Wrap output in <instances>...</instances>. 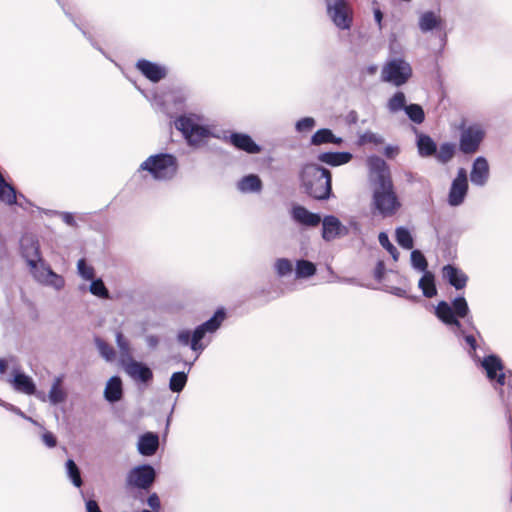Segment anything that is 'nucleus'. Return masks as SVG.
Returning a JSON list of instances; mask_svg holds the SVG:
<instances>
[{
	"mask_svg": "<svg viewBox=\"0 0 512 512\" xmlns=\"http://www.w3.org/2000/svg\"><path fill=\"white\" fill-rule=\"evenodd\" d=\"M418 150L420 155L428 157L437 152V146L432 138L428 135H421L418 139Z\"/></svg>",
	"mask_w": 512,
	"mask_h": 512,
	"instance_id": "nucleus-31",
	"label": "nucleus"
},
{
	"mask_svg": "<svg viewBox=\"0 0 512 512\" xmlns=\"http://www.w3.org/2000/svg\"><path fill=\"white\" fill-rule=\"evenodd\" d=\"M187 383L185 372H175L172 374L169 382V388L172 392H181Z\"/></svg>",
	"mask_w": 512,
	"mask_h": 512,
	"instance_id": "nucleus-36",
	"label": "nucleus"
},
{
	"mask_svg": "<svg viewBox=\"0 0 512 512\" xmlns=\"http://www.w3.org/2000/svg\"><path fill=\"white\" fill-rule=\"evenodd\" d=\"M104 394L105 398L110 402L119 401L123 395L121 379L117 376L110 378L107 382Z\"/></svg>",
	"mask_w": 512,
	"mask_h": 512,
	"instance_id": "nucleus-28",
	"label": "nucleus"
},
{
	"mask_svg": "<svg viewBox=\"0 0 512 512\" xmlns=\"http://www.w3.org/2000/svg\"><path fill=\"white\" fill-rule=\"evenodd\" d=\"M86 512H102L97 501L89 499L86 501Z\"/></svg>",
	"mask_w": 512,
	"mask_h": 512,
	"instance_id": "nucleus-53",
	"label": "nucleus"
},
{
	"mask_svg": "<svg viewBox=\"0 0 512 512\" xmlns=\"http://www.w3.org/2000/svg\"><path fill=\"white\" fill-rule=\"evenodd\" d=\"M178 170V162L174 155L159 153L149 156L141 163L138 171H146L152 179L165 181L172 179Z\"/></svg>",
	"mask_w": 512,
	"mask_h": 512,
	"instance_id": "nucleus-3",
	"label": "nucleus"
},
{
	"mask_svg": "<svg viewBox=\"0 0 512 512\" xmlns=\"http://www.w3.org/2000/svg\"><path fill=\"white\" fill-rule=\"evenodd\" d=\"M300 185L311 198L327 200L332 195L331 172L314 163L305 164L299 174Z\"/></svg>",
	"mask_w": 512,
	"mask_h": 512,
	"instance_id": "nucleus-2",
	"label": "nucleus"
},
{
	"mask_svg": "<svg viewBox=\"0 0 512 512\" xmlns=\"http://www.w3.org/2000/svg\"><path fill=\"white\" fill-rule=\"evenodd\" d=\"M406 97L403 92H396L389 100L388 107L391 111L396 112L406 107Z\"/></svg>",
	"mask_w": 512,
	"mask_h": 512,
	"instance_id": "nucleus-42",
	"label": "nucleus"
},
{
	"mask_svg": "<svg viewBox=\"0 0 512 512\" xmlns=\"http://www.w3.org/2000/svg\"><path fill=\"white\" fill-rule=\"evenodd\" d=\"M441 273L443 279H445L456 290H461L467 285L468 276L454 265L447 264L443 266Z\"/></svg>",
	"mask_w": 512,
	"mask_h": 512,
	"instance_id": "nucleus-15",
	"label": "nucleus"
},
{
	"mask_svg": "<svg viewBox=\"0 0 512 512\" xmlns=\"http://www.w3.org/2000/svg\"><path fill=\"white\" fill-rule=\"evenodd\" d=\"M90 292L99 298L109 299L110 294L102 279H93L90 285Z\"/></svg>",
	"mask_w": 512,
	"mask_h": 512,
	"instance_id": "nucleus-40",
	"label": "nucleus"
},
{
	"mask_svg": "<svg viewBox=\"0 0 512 512\" xmlns=\"http://www.w3.org/2000/svg\"><path fill=\"white\" fill-rule=\"evenodd\" d=\"M396 241L404 249L410 250L414 246L413 238L410 232L403 227L396 229Z\"/></svg>",
	"mask_w": 512,
	"mask_h": 512,
	"instance_id": "nucleus-35",
	"label": "nucleus"
},
{
	"mask_svg": "<svg viewBox=\"0 0 512 512\" xmlns=\"http://www.w3.org/2000/svg\"><path fill=\"white\" fill-rule=\"evenodd\" d=\"M342 141V138L336 137L332 130L328 128H322L317 130L311 137V144L315 146L328 143L340 145Z\"/></svg>",
	"mask_w": 512,
	"mask_h": 512,
	"instance_id": "nucleus-27",
	"label": "nucleus"
},
{
	"mask_svg": "<svg viewBox=\"0 0 512 512\" xmlns=\"http://www.w3.org/2000/svg\"><path fill=\"white\" fill-rule=\"evenodd\" d=\"M322 237L326 241H331L340 236L346 228L341 224L340 220L335 216H326L322 221Z\"/></svg>",
	"mask_w": 512,
	"mask_h": 512,
	"instance_id": "nucleus-19",
	"label": "nucleus"
},
{
	"mask_svg": "<svg viewBox=\"0 0 512 512\" xmlns=\"http://www.w3.org/2000/svg\"><path fill=\"white\" fill-rule=\"evenodd\" d=\"M485 132L478 124L470 125L462 130L459 148L464 154L477 152L483 141Z\"/></svg>",
	"mask_w": 512,
	"mask_h": 512,
	"instance_id": "nucleus-9",
	"label": "nucleus"
},
{
	"mask_svg": "<svg viewBox=\"0 0 512 512\" xmlns=\"http://www.w3.org/2000/svg\"><path fill=\"white\" fill-rule=\"evenodd\" d=\"M315 124H316V122H315L314 118L305 117V118L300 119L296 123V130L298 132H308L314 128Z\"/></svg>",
	"mask_w": 512,
	"mask_h": 512,
	"instance_id": "nucleus-47",
	"label": "nucleus"
},
{
	"mask_svg": "<svg viewBox=\"0 0 512 512\" xmlns=\"http://www.w3.org/2000/svg\"><path fill=\"white\" fill-rule=\"evenodd\" d=\"M159 446V438L156 434L146 433L141 436L138 443V450L142 455L151 456L155 454Z\"/></svg>",
	"mask_w": 512,
	"mask_h": 512,
	"instance_id": "nucleus-26",
	"label": "nucleus"
},
{
	"mask_svg": "<svg viewBox=\"0 0 512 512\" xmlns=\"http://www.w3.org/2000/svg\"><path fill=\"white\" fill-rule=\"evenodd\" d=\"M226 318V312L223 308H219L206 322L199 325L191 334L189 330H182L178 333L177 339L182 345H190L194 351H202L204 346L201 340L207 332H215Z\"/></svg>",
	"mask_w": 512,
	"mask_h": 512,
	"instance_id": "nucleus-4",
	"label": "nucleus"
},
{
	"mask_svg": "<svg viewBox=\"0 0 512 512\" xmlns=\"http://www.w3.org/2000/svg\"><path fill=\"white\" fill-rule=\"evenodd\" d=\"M1 367H2V374H3V373H5V370H6V367H7V362H6L5 359H2Z\"/></svg>",
	"mask_w": 512,
	"mask_h": 512,
	"instance_id": "nucleus-57",
	"label": "nucleus"
},
{
	"mask_svg": "<svg viewBox=\"0 0 512 512\" xmlns=\"http://www.w3.org/2000/svg\"><path fill=\"white\" fill-rule=\"evenodd\" d=\"M482 367L486 371L487 378L490 381H496L500 386L506 384V375L504 373V364L497 355H488L482 360Z\"/></svg>",
	"mask_w": 512,
	"mask_h": 512,
	"instance_id": "nucleus-13",
	"label": "nucleus"
},
{
	"mask_svg": "<svg viewBox=\"0 0 512 512\" xmlns=\"http://www.w3.org/2000/svg\"><path fill=\"white\" fill-rule=\"evenodd\" d=\"M156 478L155 470L152 466L144 464L131 469L126 477V487L128 489L138 488L148 490Z\"/></svg>",
	"mask_w": 512,
	"mask_h": 512,
	"instance_id": "nucleus-7",
	"label": "nucleus"
},
{
	"mask_svg": "<svg viewBox=\"0 0 512 512\" xmlns=\"http://www.w3.org/2000/svg\"><path fill=\"white\" fill-rule=\"evenodd\" d=\"M275 269L279 276H285L292 272V262L286 258H280L275 263Z\"/></svg>",
	"mask_w": 512,
	"mask_h": 512,
	"instance_id": "nucleus-44",
	"label": "nucleus"
},
{
	"mask_svg": "<svg viewBox=\"0 0 512 512\" xmlns=\"http://www.w3.org/2000/svg\"><path fill=\"white\" fill-rule=\"evenodd\" d=\"M411 262L415 268H417L420 271L426 272L427 267H428V262L421 251H419V250L412 251Z\"/></svg>",
	"mask_w": 512,
	"mask_h": 512,
	"instance_id": "nucleus-43",
	"label": "nucleus"
},
{
	"mask_svg": "<svg viewBox=\"0 0 512 512\" xmlns=\"http://www.w3.org/2000/svg\"><path fill=\"white\" fill-rule=\"evenodd\" d=\"M116 342H117V345L122 353V358L123 357H128V356H131L130 355V348H129V343L128 341L125 339L124 335L122 334V332H117L116 333Z\"/></svg>",
	"mask_w": 512,
	"mask_h": 512,
	"instance_id": "nucleus-48",
	"label": "nucleus"
},
{
	"mask_svg": "<svg viewBox=\"0 0 512 512\" xmlns=\"http://www.w3.org/2000/svg\"><path fill=\"white\" fill-rule=\"evenodd\" d=\"M136 68L150 81L159 82L166 76V70L148 60L141 59L136 63Z\"/></svg>",
	"mask_w": 512,
	"mask_h": 512,
	"instance_id": "nucleus-16",
	"label": "nucleus"
},
{
	"mask_svg": "<svg viewBox=\"0 0 512 512\" xmlns=\"http://www.w3.org/2000/svg\"><path fill=\"white\" fill-rule=\"evenodd\" d=\"M292 218L305 226L316 227L321 222L320 215L310 212L307 208L301 205H295L292 208Z\"/></svg>",
	"mask_w": 512,
	"mask_h": 512,
	"instance_id": "nucleus-18",
	"label": "nucleus"
},
{
	"mask_svg": "<svg viewBox=\"0 0 512 512\" xmlns=\"http://www.w3.org/2000/svg\"><path fill=\"white\" fill-rule=\"evenodd\" d=\"M406 114L416 124H421L425 119L423 108L418 104H410L405 107Z\"/></svg>",
	"mask_w": 512,
	"mask_h": 512,
	"instance_id": "nucleus-38",
	"label": "nucleus"
},
{
	"mask_svg": "<svg viewBox=\"0 0 512 512\" xmlns=\"http://www.w3.org/2000/svg\"><path fill=\"white\" fill-rule=\"evenodd\" d=\"M42 440L50 448L55 447L57 444L56 437L51 432H45L42 435Z\"/></svg>",
	"mask_w": 512,
	"mask_h": 512,
	"instance_id": "nucleus-51",
	"label": "nucleus"
},
{
	"mask_svg": "<svg viewBox=\"0 0 512 512\" xmlns=\"http://www.w3.org/2000/svg\"><path fill=\"white\" fill-rule=\"evenodd\" d=\"M61 378H56L49 391V399L53 404L61 403L66 398V393L61 387Z\"/></svg>",
	"mask_w": 512,
	"mask_h": 512,
	"instance_id": "nucleus-34",
	"label": "nucleus"
},
{
	"mask_svg": "<svg viewBox=\"0 0 512 512\" xmlns=\"http://www.w3.org/2000/svg\"><path fill=\"white\" fill-rule=\"evenodd\" d=\"M262 187V181L256 174L246 175L237 183L238 190L243 193H258L262 190Z\"/></svg>",
	"mask_w": 512,
	"mask_h": 512,
	"instance_id": "nucleus-25",
	"label": "nucleus"
},
{
	"mask_svg": "<svg viewBox=\"0 0 512 512\" xmlns=\"http://www.w3.org/2000/svg\"><path fill=\"white\" fill-rule=\"evenodd\" d=\"M345 121L349 125H355L358 122V113L355 110H351L347 113Z\"/></svg>",
	"mask_w": 512,
	"mask_h": 512,
	"instance_id": "nucleus-54",
	"label": "nucleus"
},
{
	"mask_svg": "<svg viewBox=\"0 0 512 512\" xmlns=\"http://www.w3.org/2000/svg\"><path fill=\"white\" fill-rule=\"evenodd\" d=\"M79 274L86 280H93L95 276L94 268L88 265L85 259H80L77 263Z\"/></svg>",
	"mask_w": 512,
	"mask_h": 512,
	"instance_id": "nucleus-45",
	"label": "nucleus"
},
{
	"mask_svg": "<svg viewBox=\"0 0 512 512\" xmlns=\"http://www.w3.org/2000/svg\"><path fill=\"white\" fill-rule=\"evenodd\" d=\"M455 154V145L452 143H443L434 154L441 163L449 162Z\"/></svg>",
	"mask_w": 512,
	"mask_h": 512,
	"instance_id": "nucleus-33",
	"label": "nucleus"
},
{
	"mask_svg": "<svg viewBox=\"0 0 512 512\" xmlns=\"http://www.w3.org/2000/svg\"><path fill=\"white\" fill-rule=\"evenodd\" d=\"M147 504L155 512H158L160 510V499L156 493L149 495L147 499Z\"/></svg>",
	"mask_w": 512,
	"mask_h": 512,
	"instance_id": "nucleus-49",
	"label": "nucleus"
},
{
	"mask_svg": "<svg viewBox=\"0 0 512 512\" xmlns=\"http://www.w3.org/2000/svg\"><path fill=\"white\" fill-rule=\"evenodd\" d=\"M419 288L422 290L423 295L427 298H432L437 295L435 278L431 272L426 271L420 278Z\"/></svg>",
	"mask_w": 512,
	"mask_h": 512,
	"instance_id": "nucleus-29",
	"label": "nucleus"
},
{
	"mask_svg": "<svg viewBox=\"0 0 512 512\" xmlns=\"http://www.w3.org/2000/svg\"><path fill=\"white\" fill-rule=\"evenodd\" d=\"M468 191V181L465 169L461 168L458 171L457 177L453 180L450 192L449 203L452 206L460 205Z\"/></svg>",
	"mask_w": 512,
	"mask_h": 512,
	"instance_id": "nucleus-14",
	"label": "nucleus"
},
{
	"mask_svg": "<svg viewBox=\"0 0 512 512\" xmlns=\"http://www.w3.org/2000/svg\"><path fill=\"white\" fill-rule=\"evenodd\" d=\"M441 25V18L434 12L428 11L421 15L419 19V27L422 32H428Z\"/></svg>",
	"mask_w": 512,
	"mask_h": 512,
	"instance_id": "nucleus-30",
	"label": "nucleus"
},
{
	"mask_svg": "<svg viewBox=\"0 0 512 512\" xmlns=\"http://www.w3.org/2000/svg\"><path fill=\"white\" fill-rule=\"evenodd\" d=\"M452 309L456 318H464L469 312V307L464 297L455 298L452 302Z\"/></svg>",
	"mask_w": 512,
	"mask_h": 512,
	"instance_id": "nucleus-41",
	"label": "nucleus"
},
{
	"mask_svg": "<svg viewBox=\"0 0 512 512\" xmlns=\"http://www.w3.org/2000/svg\"><path fill=\"white\" fill-rule=\"evenodd\" d=\"M385 270V263L383 261H378L374 269V278L377 281H381L384 278Z\"/></svg>",
	"mask_w": 512,
	"mask_h": 512,
	"instance_id": "nucleus-50",
	"label": "nucleus"
},
{
	"mask_svg": "<svg viewBox=\"0 0 512 512\" xmlns=\"http://www.w3.org/2000/svg\"><path fill=\"white\" fill-rule=\"evenodd\" d=\"M66 469H67L68 476L72 480L73 484L76 487H81L83 484V481L81 478L80 470H79L78 466L76 465V463L72 459L67 460Z\"/></svg>",
	"mask_w": 512,
	"mask_h": 512,
	"instance_id": "nucleus-39",
	"label": "nucleus"
},
{
	"mask_svg": "<svg viewBox=\"0 0 512 512\" xmlns=\"http://www.w3.org/2000/svg\"><path fill=\"white\" fill-rule=\"evenodd\" d=\"M62 220L70 225V226H75L76 225V222H75V219H74V216L71 214V213H63L62 215Z\"/></svg>",
	"mask_w": 512,
	"mask_h": 512,
	"instance_id": "nucleus-56",
	"label": "nucleus"
},
{
	"mask_svg": "<svg viewBox=\"0 0 512 512\" xmlns=\"http://www.w3.org/2000/svg\"><path fill=\"white\" fill-rule=\"evenodd\" d=\"M229 143L237 149L245 151L249 154H257L261 151V147L257 145L247 134L232 133L229 136Z\"/></svg>",
	"mask_w": 512,
	"mask_h": 512,
	"instance_id": "nucleus-17",
	"label": "nucleus"
},
{
	"mask_svg": "<svg viewBox=\"0 0 512 512\" xmlns=\"http://www.w3.org/2000/svg\"><path fill=\"white\" fill-rule=\"evenodd\" d=\"M317 159L335 167L348 163L352 159V154L349 152H323L318 155Z\"/></svg>",
	"mask_w": 512,
	"mask_h": 512,
	"instance_id": "nucleus-24",
	"label": "nucleus"
},
{
	"mask_svg": "<svg viewBox=\"0 0 512 512\" xmlns=\"http://www.w3.org/2000/svg\"><path fill=\"white\" fill-rule=\"evenodd\" d=\"M12 387L19 392L32 395L36 391L33 380L24 373L16 372L12 378L8 380Z\"/></svg>",
	"mask_w": 512,
	"mask_h": 512,
	"instance_id": "nucleus-22",
	"label": "nucleus"
},
{
	"mask_svg": "<svg viewBox=\"0 0 512 512\" xmlns=\"http://www.w3.org/2000/svg\"><path fill=\"white\" fill-rule=\"evenodd\" d=\"M175 127L183 134L190 145H198L210 135L207 127L196 123L187 116L178 117L175 121Z\"/></svg>",
	"mask_w": 512,
	"mask_h": 512,
	"instance_id": "nucleus-6",
	"label": "nucleus"
},
{
	"mask_svg": "<svg viewBox=\"0 0 512 512\" xmlns=\"http://www.w3.org/2000/svg\"><path fill=\"white\" fill-rule=\"evenodd\" d=\"M125 372L135 381L148 383L153 379L152 370L142 362L134 360L131 356L121 358Z\"/></svg>",
	"mask_w": 512,
	"mask_h": 512,
	"instance_id": "nucleus-11",
	"label": "nucleus"
},
{
	"mask_svg": "<svg viewBox=\"0 0 512 512\" xmlns=\"http://www.w3.org/2000/svg\"><path fill=\"white\" fill-rule=\"evenodd\" d=\"M465 341L469 345V347L471 348V350L473 352H475L477 350V346H478L477 341L473 335L465 336Z\"/></svg>",
	"mask_w": 512,
	"mask_h": 512,
	"instance_id": "nucleus-55",
	"label": "nucleus"
},
{
	"mask_svg": "<svg viewBox=\"0 0 512 512\" xmlns=\"http://www.w3.org/2000/svg\"><path fill=\"white\" fill-rule=\"evenodd\" d=\"M2 202L8 205H18L26 208L29 201L23 194H17L16 189L2 177Z\"/></svg>",
	"mask_w": 512,
	"mask_h": 512,
	"instance_id": "nucleus-20",
	"label": "nucleus"
},
{
	"mask_svg": "<svg viewBox=\"0 0 512 512\" xmlns=\"http://www.w3.org/2000/svg\"><path fill=\"white\" fill-rule=\"evenodd\" d=\"M373 14H374V19L378 25L379 30H382V28H383V24H382L383 13H382V11L380 10L379 7H374Z\"/></svg>",
	"mask_w": 512,
	"mask_h": 512,
	"instance_id": "nucleus-52",
	"label": "nucleus"
},
{
	"mask_svg": "<svg viewBox=\"0 0 512 512\" xmlns=\"http://www.w3.org/2000/svg\"><path fill=\"white\" fill-rule=\"evenodd\" d=\"M435 315L446 325L461 327L460 321L455 317L452 307L446 301H440L435 308Z\"/></svg>",
	"mask_w": 512,
	"mask_h": 512,
	"instance_id": "nucleus-23",
	"label": "nucleus"
},
{
	"mask_svg": "<svg viewBox=\"0 0 512 512\" xmlns=\"http://www.w3.org/2000/svg\"><path fill=\"white\" fill-rule=\"evenodd\" d=\"M489 177V165L485 158L478 157L473 163L470 178L473 184L483 186Z\"/></svg>",
	"mask_w": 512,
	"mask_h": 512,
	"instance_id": "nucleus-21",
	"label": "nucleus"
},
{
	"mask_svg": "<svg viewBox=\"0 0 512 512\" xmlns=\"http://www.w3.org/2000/svg\"><path fill=\"white\" fill-rule=\"evenodd\" d=\"M412 75L410 65L402 59L389 61L382 69L384 81L391 82L396 86L403 85Z\"/></svg>",
	"mask_w": 512,
	"mask_h": 512,
	"instance_id": "nucleus-8",
	"label": "nucleus"
},
{
	"mask_svg": "<svg viewBox=\"0 0 512 512\" xmlns=\"http://www.w3.org/2000/svg\"><path fill=\"white\" fill-rule=\"evenodd\" d=\"M378 239H379V243L381 244V246L383 248H385L391 254V256L394 258V260H397L398 256H399V252L396 249V247L390 242L387 234L384 232H381L379 234Z\"/></svg>",
	"mask_w": 512,
	"mask_h": 512,
	"instance_id": "nucleus-46",
	"label": "nucleus"
},
{
	"mask_svg": "<svg viewBox=\"0 0 512 512\" xmlns=\"http://www.w3.org/2000/svg\"><path fill=\"white\" fill-rule=\"evenodd\" d=\"M369 168L375 174L372 205L383 218L394 216L401 208V202L395 192L391 173L387 163L380 157H370Z\"/></svg>",
	"mask_w": 512,
	"mask_h": 512,
	"instance_id": "nucleus-1",
	"label": "nucleus"
},
{
	"mask_svg": "<svg viewBox=\"0 0 512 512\" xmlns=\"http://www.w3.org/2000/svg\"><path fill=\"white\" fill-rule=\"evenodd\" d=\"M327 14L341 30H348L353 24V11L346 0H325Z\"/></svg>",
	"mask_w": 512,
	"mask_h": 512,
	"instance_id": "nucleus-5",
	"label": "nucleus"
},
{
	"mask_svg": "<svg viewBox=\"0 0 512 512\" xmlns=\"http://www.w3.org/2000/svg\"><path fill=\"white\" fill-rule=\"evenodd\" d=\"M31 274L38 281L46 285L53 286L56 289L64 287V278L56 274L50 266L41 258L39 262H35V267H29Z\"/></svg>",
	"mask_w": 512,
	"mask_h": 512,
	"instance_id": "nucleus-10",
	"label": "nucleus"
},
{
	"mask_svg": "<svg viewBox=\"0 0 512 512\" xmlns=\"http://www.w3.org/2000/svg\"><path fill=\"white\" fill-rule=\"evenodd\" d=\"M95 344L99 350V353L103 358H105L107 361H112L115 359L116 353L114 348L107 343L105 340L101 339L100 337L95 338Z\"/></svg>",
	"mask_w": 512,
	"mask_h": 512,
	"instance_id": "nucleus-37",
	"label": "nucleus"
},
{
	"mask_svg": "<svg viewBox=\"0 0 512 512\" xmlns=\"http://www.w3.org/2000/svg\"><path fill=\"white\" fill-rule=\"evenodd\" d=\"M20 249L29 267H35V262L41 260L40 245L36 236L32 234L23 235L20 240Z\"/></svg>",
	"mask_w": 512,
	"mask_h": 512,
	"instance_id": "nucleus-12",
	"label": "nucleus"
},
{
	"mask_svg": "<svg viewBox=\"0 0 512 512\" xmlns=\"http://www.w3.org/2000/svg\"><path fill=\"white\" fill-rule=\"evenodd\" d=\"M316 273V266L308 260H298L296 262V276L297 278H308Z\"/></svg>",
	"mask_w": 512,
	"mask_h": 512,
	"instance_id": "nucleus-32",
	"label": "nucleus"
}]
</instances>
